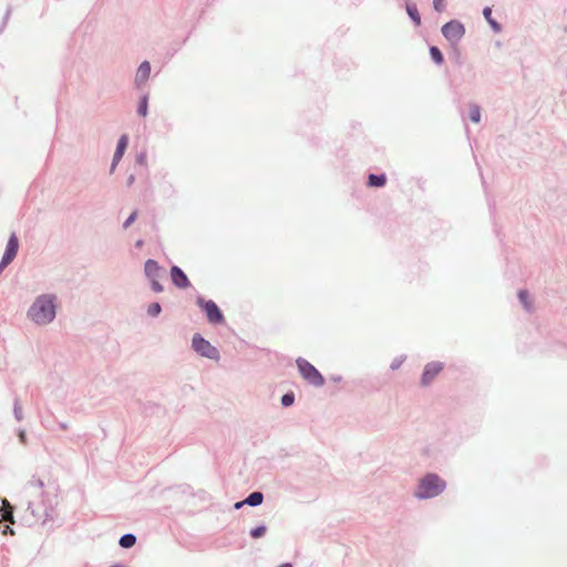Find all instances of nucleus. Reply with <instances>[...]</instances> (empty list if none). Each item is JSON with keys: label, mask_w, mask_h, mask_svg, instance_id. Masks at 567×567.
Wrapping results in <instances>:
<instances>
[{"label": "nucleus", "mask_w": 567, "mask_h": 567, "mask_svg": "<svg viewBox=\"0 0 567 567\" xmlns=\"http://www.w3.org/2000/svg\"><path fill=\"white\" fill-rule=\"evenodd\" d=\"M56 297L51 293L38 296L27 311L28 318L39 324L51 323L56 317Z\"/></svg>", "instance_id": "nucleus-1"}, {"label": "nucleus", "mask_w": 567, "mask_h": 567, "mask_svg": "<svg viewBox=\"0 0 567 567\" xmlns=\"http://www.w3.org/2000/svg\"><path fill=\"white\" fill-rule=\"evenodd\" d=\"M446 488V482L436 473H427L420 481L414 492L417 499H430L439 496Z\"/></svg>", "instance_id": "nucleus-2"}, {"label": "nucleus", "mask_w": 567, "mask_h": 567, "mask_svg": "<svg viewBox=\"0 0 567 567\" xmlns=\"http://www.w3.org/2000/svg\"><path fill=\"white\" fill-rule=\"evenodd\" d=\"M297 368L300 375L310 384L316 388H320L324 384V378L320 371L305 358H297Z\"/></svg>", "instance_id": "nucleus-3"}, {"label": "nucleus", "mask_w": 567, "mask_h": 567, "mask_svg": "<svg viewBox=\"0 0 567 567\" xmlns=\"http://www.w3.org/2000/svg\"><path fill=\"white\" fill-rule=\"evenodd\" d=\"M196 305L205 313L210 324L217 326L225 322L224 313L214 300L205 299L203 296L198 295L196 297Z\"/></svg>", "instance_id": "nucleus-4"}, {"label": "nucleus", "mask_w": 567, "mask_h": 567, "mask_svg": "<svg viewBox=\"0 0 567 567\" xmlns=\"http://www.w3.org/2000/svg\"><path fill=\"white\" fill-rule=\"evenodd\" d=\"M465 25L457 19H452L444 23L441 33L452 48H457L458 43L465 35Z\"/></svg>", "instance_id": "nucleus-5"}, {"label": "nucleus", "mask_w": 567, "mask_h": 567, "mask_svg": "<svg viewBox=\"0 0 567 567\" xmlns=\"http://www.w3.org/2000/svg\"><path fill=\"white\" fill-rule=\"evenodd\" d=\"M193 350L203 358H207L214 361L220 360L219 350L213 346L207 339L200 333H195L192 338Z\"/></svg>", "instance_id": "nucleus-6"}, {"label": "nucleus", "mask_w": 567, "mask_h": 567, "mask_svg": "<svg viewBox=\"0 0 567 567\" xmlns=\"http://www.w3.org/2000/svg\"><path fill=\"white\" fill-rule=\"evenodd\" d=\"M443 363L439 361H432L425 364L422 372L420 383L423 386H427L432 383L435 377L442 371Z\"/></svg>", "instance_id": "nucleus-7"}, {"label": "nucleus", "mask_w": 567, "mask_h": 567, "mask_svg": "<svg viewBox=\"0 0 567 567\" xmlns=\"http://www.w3.org/2000/svg\"><path fill=\"white\" fill-rule=\"evenodd\" d=\"M171 279L172 284L178 289H186L190 287V281L187 275L181 267L176 265L171 267Z\"/></svg>", "instance_id": "nucleus-8"}, {"label": "nucleus", "mask_w": 567, "mask_h": 567, "mask_svg": "<svg viewBox=\"0 0 567 567\" xmlns=\"http://www.w3.org/2000/svg\"><path fill=\"white\" fill-rule=\"evenodd\" d=\"M144 272L150 281L158 280L164 276L165 269L155 259H147L144 264Z\"/></svg>", "instance_id": "nucleus-9"}, {"label": "nucleus", "mask_w": 567, "mask_h": 567, "mask_svg": "<svg viewBox=\"0 0 567 567\" xmlns=\"http://www.w3.org/2000/svg\"><path fill=\"white\" fill-rule=\"evenodd\" d=\"M151 74V63L148 61H143L137 68L134 84L136 89L141 90L144 84L147 82Z\"/></svg>", "instance_id": "nucleus-10"}, {"label": "nucleus", "mask_w": 567, "mask_h": 567, "mask_svg": "<svg viewBox=\"0 0 567 567\" xmlns=\"http://www.w3.org/2000/svg\"><path fill=\"white\" fill-rule=\"evenodd\" d=\"M19 250V238L16 233H12L7 241L6 249L2 256L11 260H13L17 257Z\"/></svg>", "instance_id": "nucleus-11"}, {"label": "nucleus", "mask_w": 567, "mask_h": 567, "mask_svg": "<svg viewBox=\"0 0 567 567\" xmlns=\"http://www.w3.org/2000/svg\"><path fill=\"white\" fill-rule=\"evenodd\" d=\"M405 10H406L409 18L413 22V24L415 27H420L421 25V16H420L416 4L414 2L406 1Z\"/></svg>", "instance_id": "nucleus-12"}, {"label": "nucleus", "mask_w": 567, "mask_h": 567, "mask_svg": "<svg viewBox=\"0 0 567 567\" xmlns=\"http://www.w3.org/2000/svg\"><path fill=\"white\" fill-rule=\"evenodd\" d=\"M482 13L486 22L489 24L491 29L495 33H499L502 31V24L492 17V8L484 7Z\"/></svg>", "instance_id": "nucleus-13"}, {"label": "nucleus", "mask_w": 567, "mask_h": 567, "mask_svg": "<svg viewBox=\"0 0 567 567\" xmlns=\"http://www.w3.org/2000/svg\"><path fill=\"white\" fill-rule=\"evenodd\" d=\"M127 145H128V137L127 135H122L118 141H117V144H116V147H115V152L113 154V158L112 159H115V161H121L126 148H127Z\"/></svg>", "instance_id": "nucleus-14"}, {"label": "nucleus", "mask_w": 567, "mask_h": 567, "mask_svg": "<svg viewBox=\"0 0 567 567\" xmlns=\"http://www.w3.org/2000/svg\"><path fill=\"white\" fill-rule=\"evenodd\" d=\"M386 184V175L385 173L381 174H369L367 185L369 187H383Z\"/></svg>", "instance_id": "nucleus-15"}, {"label": "nucleus", "mask_w": 567, "mask_h": 567, "mask_svg": "<svg viewBox=\"0 0 567 567\" xmlns=\"http://www.w3.org/2000/svg\"><path fill=\"white\" fill-rule=\"evenodd\" d=\"M264 494L259 491L251 492L245 499H243V503H246V505L256 507L262 504L264 502Z\"/></svg>", "instance_id": "nucleus-16"}, {"label": "nucleus", "mask_w": 567, "mask_h": 567, "mask_svg": "<svg viewBox=\"0 0 567 567\" xmlns=\"http://www.w3.org/2000/svg\"><path fill=\"white\" fill-rule=\"evenodd\" d=\"M136 540H137V538L134 534L126 533L120 537L118 545H120V547H122L124 549H128V548H132L136 544Z\"/></svg>", "instance_id": "nucleus-17"}, {"label": "nucleus", "mask_w": 567, "mask_h": 567, "mask_svg": "<svg viewBox=\"0 0 567 567\" xmlns=\"http://www.w3.org/2000/svg\"><path fill=\"white\" fill-rule=\"evenodd\" d=\"M12 412H13V416L17 422L23 421V419H24L23 410H22L20 398L17 394H14V398H13Z\"/></svg>", "instance_id": "nucleus-18"}, {"label": "nucleus", "mask_w": 567, "mask_h": 567, "mask_svg": "<svg viewBox=\"0 0 567 567\" xmlns=\"http://www.w3.org/2000/svg\"><path fill=\"white\" fill-rule=\"evenodd\" d=\"M429 53H430V56H431L432 61L436 65L440 66V65H442L444 63V55H443V53H442V51L440 50L439 47L430 45Z\"/></svg>", "instance_id": "nucleus-19"}, {"label": "nucleus", "mask_w": 567, "mask_h": 567, "mask_svg": "<svg viewBox=\"0 0 567 567\" xmlns=\"http://www.w3.org/2000/svg\"><path fill=\"white\" fill-rule=\"evenodd\" d=\"M518 299H519L520 303L523 305V307L525 308V310L527 312H530L533 309V306H532V301L529 298V292L525 289L519 290Z\"/></svg>", "instance_id": "nucleus-20"}, {"label": "nucleus", "mask_w": 567, "mask_h": 567, "mask_svg": "<svg viewBox=\"0 0 567 567\" xmlns=\"http://www.w3.org/2000/svg\"><path fill=\"white\" fill-rule=\"evenodd\" d=\"M148 113V94L141 96L137 105V114L145 117Z\"/></svg>", "instance_id": "nucleus-21"}, {"label": "nucleus", "mask_w": 567, "mask_h": 567, "mask_svg": "<svg viewBox=\"0 0 567 567\" xmlns=\"http://www.w3.org/2000/svg\"><path fill=\"white\" fill-rule=\"evenodd\" d=\"M468 117L470 120L473 122V123H480L481 122V106L476 103H471L470 104V114H468Z\"/></svg>", "instance_id": "nucleus-22"}, {"label": "nucleus", "mask_w": 567, "mask_h": 567, "mask_svg": "<svg viewBox=\"0 0 567 567\" xmlns=\"http://www.w3.org/2000/svg\"><path fill=\"white\" fill-rule=\"evenodd\" d=\"M295 401H296V395L292 391L286 392L280 398V404L282 408H290L291 405H293Z\"/></svg>", "instance_id": "nucleus-23"}, {"label": "nucleus", "mask_w": 567, "mask_h": 567, "mask_svg": "<svg viewBox=\"0 0 567 567\" xmlns=\"http://www.w3.org/2000/svg\"><path fill=\"white\" fill-rule=\"evenodd\" d=\"M267 532V526L261 523L257 525L256 527L251 528L249 532V535L251 538H260L262 537Z\"/></svg>", "instance_id": "nucleus-24"}, {"label": "nucleus", "mask_w": 567, "mask_h": 567, "mask_svg": "<svg viewBox=\"0 0 567 567\" xmlns=\"http://www.w3.org/2000/svg\"><path fill=\"white\" fill-rule=\"evenodd\" d=\"M162 312V306L159 302H153L147 307L146 313L152 318H156Z\"/></svg>", "instance_id": "nucleus-25"}, {"label": "nucleus", "mask_w": 567, "mask_h": 567, "mask_svg": "<svg viewBox=\"0 0 567 567\" xmlns=\"http://www.w3.org/2000/svg\"><path fill=\"white\" fill-rule=\"evenodd\" d=\"M135 162L137 165L140 166H143V167H147V154L145 151H142L140 152L137 155H136V158H135Z\"/></svg>", "instance_id": "nucleus-26"}, {"label": "nucleus", "mask_w": 567, "mask_h": 567, "mask_svg": "<svg viewBox=\"0 0 567 567\" xmlns=\"http://www.w3.org/2000/svg\"><path fill=\"white\" fill-rule=\"evenodd\" d=\"M406 357L405 355H399L396 358H394L390 364V368L391 370H398L402 363L405 361Z\"/></svg>", "instance_id": "nucleus-27"}, {"label": "nucleus", "mask_w": 567, "mask_h": 567, "mask_svg": "<svg viewBox=\"0 0 567 567\" xmlns=\"http://www.w3.org/2000/svg\"><path fill=\"white\" fill-rule=\"evenodd\" d=\"M137 215H138L137 210H136V209H135V210H133V212L128 215V217L125 219V221L123 223V228H124V229L128 228V227H130V226H131V225L136 220Z\"/></svg>", "instance_id": "nucleus-28"}, {"label": "nucleus", "mask_w": 567, "mask_h": 567, "mask_svg": "<svg viewBox=\"0 0 567 567\" xmlns=\"http://www.w3.org/2000/svg\"><path fill=\"white\" fill-rule=\"evenodd\" d=\"M433 8L436 12L441 13L445 10V0H433Z\"/></svg>", "instance_id": "nucleus-29"}, {"label": "nucleus", "mask_w": 567, "mask_h": 567, "mask_svg": "<svg viewBox=\"0 0 567 567\" xmlns=\"http://www.w3.org/2000/svg\"><path fill=\"white\" fill-rule=\"evenodd\" d=\"M28 485H29L30 487H37V488H39V489H42V488H43V486H44V483H43V481H42L41 478H37V477H34V476H33V477L29 481Z\"/></svg>", "instance_id": "nucleus-30"}, {"label": "nucleus", "mask_w": 567, "mask_h": 567, "mask_svg": "<svg viewBox=\"0 0 567 567\" xmlns=\"http://www.w3.org/2000/svg\"><path fill=\"white\" fill-rule=\"evenodd\" d=\"M11 12H12V8L9 6L4 12V16H3V20H2V24L0 27V32L3 31L4 27L7 25L9 19H10V16H11Z\"/></svg>", "instance_id": "nucleus-31"}, {"label": "nucleus", "mask_w": 567, "mask_h": 567, "mask_svg": "<svg viewBox=\"0 0 567 567\" xmlns=\"http://www.w3.org/2000/svg\"><path fill=\"white\" fill-rule=\"evenodd\" d=\"M151 282V289L154 291V292H162L164 290V287L163 285L159 282V280H153V281H150Z\"/></svg>", "instance_id": "nucleus-32"}, {"label": "nucleus", "mask_w": 567, "mask_h": 567, "mask_svg": "<svg viewBox=\"0 0 567 567\" xmlns=\"http://www.w3.org/2000/svg\"><path fill=\"white\" fill-rule=\"evenodd\" d=\"M27 511H29L34 518H40V514L37 513L33 502H28Z\"/></svg>", "instance_id": "nucleus-33"}, {"label": "nucleus", "mask_w": 567, "mask_h": 567, "mask_svg": "<svg viewBox=\"0 0 567 567\" xmlns=\"http://www.w3.org/2000/svg\"><path fill=\"white\" fill-rule=\"evenodd\" d=\"M13 260L7 258L4 256L1 257L0 260V274L7 268Z\"/></svg>", "instance_id": "nucleus-34"}, {"label": "nucleus", "mask_w": 567, "mask_h": 567, "mask_svg": "<svg viewBox=\"0 0 567 567\" xmlns=\"http://www.w3.org/2000/svg\"><path fill=\"white\" fill-rule=\"evenodd\" d=\"M488 208L492 216H495L496 214V204L494 199L488 200Z\"/></svg>", "instance_id": "nucleus-35"}, {"label": "nucleus", "mask_w": 567, "mask_h": 567, "mask_svg": "<svg viewBox=\"0 0 567 567\" xmlns=\"http://www.w3.org/2000/svg\"><path fill=\"white\" fill-rule=\"evenodd\" d=\"M18 436L21 443L24 444L27 442V434L24 430H19Z\"/></svg>", "instance_id": "nucleus-36"}, {"label": "nucleus", "mask_w": 567, "mask_h": 567, "mask_svg": "<svg viewBox=\"0 0 567 567\" xmlns=\"http://www.w3.org/2000/svg\"><path fill=\"white\" fill-rule=\"evenodd\" d=\"M134 182H135V175L134 174L128 175V177L126 179V185L128 187H131L134 184Z\"/></svg>", "instance_id": "nucleus-37"}, {"label": "nucleus", "mask_w": 567, "mask_h": 567, "mask_svg": "<svg viewBox=\"0 0 567 567\" xmlns=\"http://www.w3.org/2000/svg\"><path fill=\"white\" fill-rule=\"evenodd\" d=\"M454 53H455V60H456V63H457L458 65H461V64H462V61H461V53H460V51H458L456 48H454Z\"/></svg>", "instance_id": "nucleus-38"}, {"label": "nucleus", "mask_w": 567, "mask_h": 567, "mask_svg": "<svg viewBox=\"0 0 567 567\" xmlns=\"http://www.w3.org/2000/svg\"><path fill=\"white\" fill-rule=\"evenodd\" d=\"M118 163H120L118 161L112 159L111 167H110V174L114 173Z\"/></svg>", "instance_id": "nucleus-39"}, {"label": "nucleus", "mask_w": 567, "mask_h": 567, "mask_svg": "<svg viewBox=\"0 0 567 567\" xmlns=\"http://www.w3.org/2000/svg\"><path fill=\"white\" fill-rule=\"evenodd\" d=\"M331 380L336 383H339L342 381V377L341 375H332L331 377Z\"/></svg>", "instance_id": "nucleus-40"}, {"label": "nucleus", "mask_w": 567, "mask_h": 567, "mask_svg": "<svg viewBox=\"0 0 567 567\" xmlns=\"http://www.w3.org/2000/svg\"><path fill=\"white\" fill-rule=\"evenodd\" d=\"M244 505H246V503H243V501H240V502L235 503L234 507H235L236 509H239V508H241Z\"/></svg>", "instance_id": "nucleus-41"}, {"label": "nucleus", "mask_w": 567, "mask_h": 567, "mask_svg": "<svg viewBox=\"0 0 567 567\" xmlns=\"http://www.w3.org/2000/svg\"><path fill=\"white\" fill-rule=\"evenodd\" d=\"M143 245H144L143 239H138V240H136V243H135V247H136V248H141Z\"/></svg>", "instance_id": "nucleus-42"}, {"label": "nucleus", "mask_w": 567, "mask_h": 567, "mask_svg": "<svg viewBox=\"0 0 567 567\" xmlns=\"http://www.w3.org/2000/svg\"><path fill=\"white\" fill-rule=\"evenodd\" d=\"M59 427L62 429V430H66L68 429V424L65 422H61V423H59Z\"/></svg>", "instance_id": "nucleus-43"}, {"label": "nucleus", "mask_w": 567, "mask_h": 567, "mask_svg": "<svg viewBox=\"0 0 567 567\" xmlns=\"http://www.w3.org/2000/svg\"><path fill=\"white\" fill-rule=\"evenodd\" d=\"M278 567H293L291 563H282Z\"/></svg>", "instance_id": "nucleus-44"}, {"label": "nucleus", "mask_w": 567, "mask_h": 567, "mask_svg": "<svg viewBox=\"0 0 567 567\" xmlns=\"http://www.w3.org/2000/svg\"><path fill=\"white\" fill-rule=\"evenodd\" d=\"M111 567H127V566H125V565H123V564H114V565H112Z\"/></svg>", "instance_id": "nucleus-45"}, {"label": "nucleus", "mask_w": 567, "mask_h": 567, "mask_svg": "<svg viewBox=\"0 0 567 567\" xmlns=\"http://www.w3.org/2000/svg\"><path fill=\"white\" fill-rule=\"evenodd\" d=\"M189 4H190V3L187 1V2H186L185 10H187V9H188Z\"/></svg>", "instance_id": "nucleus-46"}]
</instances>
